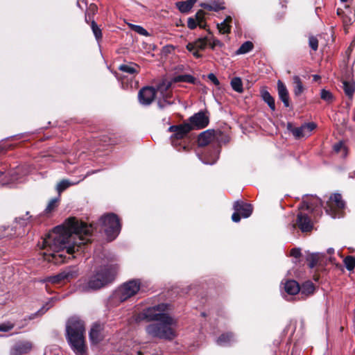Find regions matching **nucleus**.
<instances>
[{"instance_id":"10","label":"nucleus","mask_w":355,"mask_h":355,"mask_svg":"<svg viewBox=\"0 0 355 355\" xmlns=\"http://www.w3.org/2000/svg\"><path fill=\"white\" fill-rule=\"evenodd\" d=\"M345 207V202L340 193L332 194L327 202L325 210L333 218L340 217Z\"/></svg>"},{"instance_id":"38","label":"nucleus","mask_w":355,"mask_h":355,"mask_svg":"<svg viewBox=\"0 0 355 355\" xmlns=\"http://www.w3.org/2000/svg\"><path fill=\"white\" fill-rule=\"evenodd\" d=\"M319 260V255L318 254H309L306 257V261L309 262V266L311 268H314Z\"/></svg>"},{"instance_id":"51","label":"nucleus","mask_w":355,"mask_h":355,"mask_svg":"<svg viewBox=\"0 0 355 355\" xmlns=\"http://www.w3.org/2000/svg\"><path fill=\"white\" fill-rule=\"evenodd\" d=\"M207 77L209 80L211 81L215 85H219V81L214 73H209Z\"/></svg>"},{"instance_id":"1","label":"nucleus","mask_w":355,"mask_h":355,"mask_svg":"<svg viewBox=\"0 0 355 355\" xmlns=\"http://www.w3.org/2000/svg\"><path fill=\"white\" fill-rule=\"evenodd\" d=\"M92 226L79 221L75 218H69L63 225L55 227L42 240L41 248L44 250V260L59 264L65 262L63 251L73 254L80 250L90 241Z\"/></svg>"},{"instance_id":"14","label":"nucleus","mask_w":355,"mask_h":355,"mask_svg":"<svg viewBox=\"0 0 355 355\" xmlns=\"http://www.w3.org/2000/svg\"><path fill=\"white\" fill-rule=\"evenodd\" d=\"M208 44V40L206 37L199 38L193 42H189L187 45V49L192 52L193 56L196 58H199L202 55L199 53V51L204 50Z\"/></svg>"},{"instance_id":"54","label":"nucleus","mask_w":355,"mask_h":355,"mask_svg":"<svg viewBox=\"0 0 355 355\" xmlns=\"http://www.w3.org/2000/svg\"><path fill=\"white\" fill-rule=\"evenodd\" d=\"M349 177L352 178H355V171H353V172L350 173L349 175Z\"/></svg>"},{"instance_id":"22","label":"nucleus","mask_w":355,"mask_h":355,"mask_svg":"<svg viewBox=\"0 0 355 355\" xmlns=\"http://www.w3.org/2000/svg\"><path fill=\"white\" fill-rule=\"evenodd\" d=\"M277 91L280 100L284 103L285 107L289 106V94L286 85L281 81L277 82Z\"/></svg>"},{"instance_id":"5","label":"nucleus","mask_w":355,"mask_h":355,"mask_svg":"<svg viewBox=\"0 0 355 355\" xmlns=\"http://www.w3.org/2000/svg\"><path fill=\"white\" fill-rule=\"evenodd\" d=\"M141 288L139 279H132L119 286L115 291L114 298L123 302L138 293Z\"/></svg>"},{"instance_id":"26","label":"nucleus","mask_w":355,"mask_h":355,"mask_svg":"<svg viewBox=\"0 0 355 355\" xmlns=\"http://www.w3.org/2000/svg\"><path fill=\"white\" fill-rule=\"evenodd\" d=\"M90 173H87L86 175H84L82 177V178L78 181L76 182H71L68 180H62L60 181L58 185H57V191L58 193H61L65 189H67L70 186L76 185L78 184L80 181L83 180L87 175H89Z\"/></svg>"},{"instance_id":"2","label":"nucleus","mask_w":355,"mask_h":355,"mask_svg":"<svg viewBox=\"0 0 355 355\" xmlns=\"http://www.w3.org/2000/svg\"><path fill=\"white\" fill-rule=\"evenodd\" d=\"M85 324L76 317H72L67 322V341L76 355H87L85 338Z\"/></svg>"},{"instance_id":"42","label":"nucleus","mask_w":355,"mask_h":355,"mask_svg":"<svg viewBox=\"0 0 355 355\" xmlns=\"http://www.w3.org/2000/svg\"><path fill=\"white\" fill-rule=\"evenodd\" d=\"M204 15L205 12L202 10L198 11L196 15L195 19L198 21V24L200 28H204L205 26Z\"/></svg>"},{"instance_id":"23","label":"nucleus","mask_w":355,"mask_h":355,"mask_svg":"<svg viewBox=\"0 0 355 355\" xmlns=\"http://www.w3.org/2000/svg\"><path fill=\"white\" fill-rule=\"evenodd\" d=\"M285 291L289 295H295L300 292V286L295 280H288L284 286Z\"/></svg>"},{"instance_id":"29","label":"nucleus","mask_w":355,"mask_h":355,"mask_svg":"<svg viewBox=\"0 0 355 355\" xmlns=\"http://www.w3.org/2000/svg\"><path fill=\"white\" fill-rule=\"evenodd\" d=\"M196 0H187L185 1H178L176 3V6L182 12H187L189 11Z\"/></svg>"},{"instance_id":"13","label":"nucleus","mask_w":355,"mask_h":355,"mask_svg":"<svg viewBox=\"0 0 355 355\" xmlns=\"http://www.w3.org/2000/svg\"><path fill=\"white\" fill-rule=\"evenodd\" d=\"M303 210H300L297 217V225L303 232H310L313 229V222L311 218H315L312 214L310 216Z\"/></svg>"},{"instance_id":"7","label":"nucleus","mask_w":355,"mask_h":355,"mask_svg":"<svg viewBox=\"0 0 355 355\" xmlns=\"http://www.w3.org/2000/svg\"><path fill=\"white\" fill-rule=\"evenodd\" d=\"M168 305L166 304H160L156 306H150L143 310L138 315L137 320L141 321L143 320L147 322L159 321L164 316L168 314L165 313L167 309Z\"/></svg>"},{"instance_id":"55","label":"nucleus","mask_w":355,"mask_h":355,"mask_svg":"<svg viewBox=\"0 0 355 355\" xmlns=\"http://www.w3.org/2000/svg\"><path fill=\"white\" fill-rule=\"evenodd\" d=\"M319 78H320V76H318V75H314V76H313V79H314L315 80H318Z\"/></svg>"},{"instance_id":"58","label":"nucleus","mask_w":355,"mask_h":355,"mask_svg":"<svg viewBox=\"0 0 355 355\" xmlns=\"http://www.w3.org/2000/svg\"><path fill=\"white\" fill-rule=\"evenodd\" d=\"M159 105L160 107H162L164 106L161 102L159 103Z\"/></svg>"},{"instance_id":"25","label":"nucleus","mask_w":355,"mask_h":355,"mask_svg":"<svg viewBox=\"0 0 355 355\" xmlns=\"http://www.w3.org/2000/svg\"><path fill=\"white\" fill-rule=\"evenodd\" d=\"M343 90L346 96H347L349 98L353 97V95L355 92V83L352 80H343Z\"/></svg>"},{"instance_id":"36","label":"nucleus","mask_w":355,"mask_h":355,"mask_svg":"<svg viewBox=\"0 0 355 355\" xmlns=\"http://www.w3.org/2000/svg\"><path fill=\"white\" fill-rule=\"evenodd\" d=\"M201 6L208 10L214 11H218L224 8V6L223 5V3H218L216 2H213L211 3H203L201 5Z\"/></svg>"},{"instance_id":"45","label":"nucleus","mask_w":355,"mask_h":355,"mask_svg":"<svg viewBox=\"0 0 355 355\" xmlns=\"http://www.w3.org/2000/svg\"><path fill=\"white\" fill-rule=\"evenodd\" d=\"M15 324L10 322H6L0 324V331L8 332L12 329Z\"/></svg>"},{"instance_id":"59","label":"nucleus","mask_w":355,"mask_h":355,"mask_svg":"<svg viewBox=\"0 0 355 355\" xmlns=\"http://www.w3.org/2000/svg\"><path fill=\"white\" fill-rule=\"evenodd\" d=\"M343 2H347L349 0H340Z\"/></svg>"},{"instance_id":"20","label":"nucleus","mask_w":355,"mask_h":355,"mask_svg":"<svg viewBox=\"0 0 355 355\" xmlns=\"http://www.w3.org/2000/svg\"><path fill=\"white\" fill-rule=\"evenodd\" d=\"M32 348L33 344L29 341L19 343L11 349V355H22L29 352Z\"/></svg>"},{"instance_id":"60","label":"nucleus","mask_w":355,"mask_h":355,"mask_svg":"<svg viewBox=\"0 0 355 355\" xmlns=\"http://www.w3.org/2000/svg\"><path fill=\"white\" fill-rule=\"evenodd\" d=\"M26 216H28V215H29V212H28V211H26Z\"/></svg>"},{"instance_id":"46","label":"nucleus","mask_w":355,"mask_h":355,"mask_svg":"<svg viewBox=\"0 0 355 355\" xmlns=\"http://www.w3.org/2000/svg\"><path fill=\"white\" fill-rule=\"evenodd\" d=\"M208 44H209L210 47L214 49L216 46H222L223 43L218 39L212 38L210 40H208Z\"/></svg>"},{"instance_id":"6","label":"nucleus","mask_w":355,"mask_h":355,"mask_svg":"<svg viewBox=\"0 0 355 355\" xmlns=\"http://www.w3.org/2000/svg\"><path fill=\"white\" fill-rule=\"evenodd\" d=\"M100 222L104 227L107 236L113 240L121 230V224L117 216L114 214H107L103 216Z\"/></svg>"},{"instance_id":"35","label":"nucleus","mask_w":355,"mask_h":355,"mask_svg":"<svg viewBox=\"0 0 355 355\" xmlns=\"http://www.w3.org/2000/svg\"><path fill=\"white\" fill-rule=\"evenodd\" d=\"M253 49V44L250 42L247 41L244 42L237 50L236 53L237 54H245L248 52H250Z\"/></svg>"},{"instance_id":"48","label":"nucleus","mask_w":355,"mask_h":355,"mask_svg":"<svg viewBox=\"0 0 355 355\" xmlns=\"http://www.w3.org/2000/svg\"><path fill=\"white\" fill-rule=\"evenodd\" d=\"M187 25L190 29H194L198 26V21L193 18H189Z\"/></svg>"},{"instance_id":"41","label":"nucleus","mask_w":355,"mask_h":355,"mask_svg":"<svg viewBox=\"0 0 355 355\" xmlns=\"http://www.w3.org/2000/svg\"><path fill=\"white\" fill-rule=\"evenodd\" d=\"M58 204V198H53L49 202L46 208L45 209V212L46 214H49L53 211L57 207Z\"/></svg>"},{"instance_id":"50","label":"nucleus","mask_w":355,"mask_h":355,"mask_svg":"<svg viewBox=\"0 0 355 355\" xmlns=\"http://www.w3.org/2000/svg\"><path fill=\"white\" fill-rule=\"evenodd\" d=\"M290 254H291V256H292L295 258H298L301 255V252H300V249L293 248L291 250Z\"/></svg>"},{"instance_id":"32","label":"nucleus","mask_w":355,"mask_h":355,"mask_svg":"<svg viewBox=\"0 0 355 355\" xmlns=\"http://www.w3.org/2000/svg\"><path fill=\"white\" fill-rule=\"evenodd\" d=\"M232 17L228 16L223 22L218 24V29L220 33L227 34L230 32L231 26L230 24L232 22Z\"/></svg>"},{"instance_id":"52","label":"nucleus","mask_w":355,"mask_h":355,"mask_svg":"<svg viewBox=\"0 0 355 355\" xmlns=\"http://www.w3.org/2000/svg\"><path fill=\"white\" fill-rule=\"evenodd\" d=\"M241 215L240 214L239 212H237L236 211H235V212L232 216V219L234 222L238 223L241 220Z\"/></svg>"},{"instance_id":"47","label":"nucleus","mask_w":355,"mask_h":355,"mask_svg":"<svg viewBox=\"0 0 355 355\" xmlns=\"http://www.w3.org/2000/svg\"><path fill=\"white\" fill-rule=\"evenodd\" d=\"M31 218H32L31 216H29L26 218H24L22 217H19V218H16V220H17V222L19 223L21 225H26L29 223Z\"/></svg>"},{"instance_id":"15","label":"nucleus","mask_w":355,"mask_h":355,"mask_svg":"<svg viewBox=\"0 0 355 355\" xmlns=\"http://www.w3.org/2000/svg\"><path fill=\"white\" fill-rule=\"evenodd\" d=\"M190 123L193 129H202L209 123L208 116L202 112H199L189 118Z\"/></svg>"},{"instance_id":"43","label":"nucleus","mask_w":355,"mask_h":355,"mask_svg":"<svg viewBox=\"0 0 355 355\" xmlns=\"http://www.w3.org/2000/svg\"><path fill=\"white\" fill-rule=\"evenodd\" d=\"M320 97L322 100L330 102L333 99L332 94L326 89H322L320 92Z\"/></svg>"},{"instance_id":"27","label":"nucleus","mask_w":355,"mask_h":355,"mask_svg":"<svg viewBox=\"0 0 355 355\" xmlns=\"http://www.w3.org/2000/svg\"><path fill=\"white\" fill-rule=\"evenodd\" d=\"M219 153L220 150L218 148H217L214 149L213 153L205 155L203 158H202V161L206 164H214L218 159Z\"/></svg>"},{"instance_id":"53","label":"nucleus","mask_w":355,"mask_h":355,"mask_svg":"<svg viewBox=\"0 0 355 355\" xmlns=\"http://www.w3.org/2000/svg\"><path fill=\"white\" fill-rule=\"evenodd\" d=\"M90 19H91V17L89 15L86 14V15H85V21H86V22L89 23V20H90Z\"/></svg>"},{"instance_id":"30","label":"nucleus","mask_w":355,"mask_h":355,"mask_svg":"<svg viewBox=\"0 0 355 355\" xmlns=\"http://www.w3.org/2000/svg\"><path fill=\"white\" fill-rule=\"evenodd\" d=\"M261 96L262 99L266 103L272 111L275 110V103L274 98L270 95V94L265 89L261 90Z\"/></svg>"},{"instance_id":"17","label":"nucleus","mask_w":355,"mask_h":355,"mask_svg":"<svg viewBox=\"0 0 355 355\" xmlns=\"http://www.w3.org/2000/svg\"><path fill=\"white\" fill-rule=\"evenodd\" d=\"M316 128L314 123H304L299 128H293L291 131L296 139L301 137H308L310 135L311 131Z\"/></svg>"},{"instance_id":"16","label":"nucleus","mask_w":355,"mask_h":355,"mask_svg":"<svg viewBox=\"0 0 355 355\" xmlns=\"http://www.w3.org/2000/svg\"><path fill=\"white\" fill-rule=\"evenodd\" d=\"M155 90L152 87H145L142 88L138 94L140 103L142 105H150L155 97Z\"/></svg>"},{"instance_id":"19","label":"nucleus","mask_w":355,"mask_h":355,"mask_svg":"<svg viewBox=\"0 0 355 355\" xmlns=\"http://www.w3.org/2000/svg\"><path fill=\"white\" fill-rule=\"evenodd\" d=\"M216 132L212 130H207L200 133L198 136V143L199 146H205L213 142L216 138Z\"/></svg>"},{"instance_id":"21","label":"nucleus","mask_w":355,"mask_h":355,"mask_svg":"<svg viewBox=\"0 0 355 355\" xmlns=\"http://www.w3.org/2000/svg\"><path fill=\"white\" fill-rule=\"evenodd\" d=\"M234 209L237 212H239L243 218H248L252 213V206L243 202H235Z\"/></svg>"},{"instance_id":"9","label":"nucleus","mask_w":355,"mask_h":355,"mask_svg":"<svg viewBox=\"0 0 355 355\" xmlns=\"http://www.w3.org/2000/svg\"><path fill=\"white\" fill-rule=\"evenodd\" d=\"M322 203L320 198L313 196L306 195L303 197L301 205L299 207L300 210L307 211L314 217L320 216L322 211Z\"/></svg>"},{"instance_id":"34","label":"nucleus","mask_w":355,"mask_h":355,"mask_svg":"<svg viewBox=\"0 0 355 355\" xmlns=\"http://www.w3.org/2000/svg\"><path fill=\"white\" fill-rule=\"evenodd\" d=\"M231 86L232 89L237 92L241 93L243 91L242 80L240 78L235 77L232 78L231 80Z\"/></svg>"},{"instance_id":"31","label":"nucleus","mask_w":355,"mask_h":355,"mask_svg":"<svg viewBox=\"0 0 355 355\" xmlns=\"http://www.w3.org/2000/svg\"><path fill=\"white\" fill-rule=\"evenodd\" d=\"M293 92L295 96H300L304 92V87L300 78L298 76L293 77Z\"/></svg>"},{"instance_id":"40","label":"nucleus","mask_w":355,"mask_h":355,"mask_svg":"<svg viewBox=\"0 0 355 355\" xmlns=\"http://www.w3.org/2000/svg\"><path fill=\"white\" fill-rule=\"evenodd\" d=\"M334 150L336 153H341L343 156L347 155V148L342 141H339L334 146Z\"/></svg>"},{"instance_id":"11","label":"nucleus","mask_w":355,"mask_h":355,"mask_svg":"<svg viewBox=\"0 0 355 355\" xmlns=\"http://www.w3.org/2000/svg\"><path fill=\"white\" fill-rule=\"evenodd\" d=\"M195 81V78L191 75H180L175 77L173 79V81L169 80H164L162 83L159 84L157 86V89L160 92L164 98V102L167 104L170 105L172 103L171 101H168L167 99L171 97V94L168 92L169 89L171 87L172 83H178V82H184V83H193Z\"/></svg>"},{"instance_id":"24","label":"nucleus","mask_w":355,"mask_h":355,"mask_svg":"<svg viewBox=\"0 0 355 355\" xmlns=\"http://www.w3.org/2000/svg\"><path fill=\"white\" fill-rule=\"evenodd\" d=\"M139 66L135 63L123 64L119 67V69L129 74H137L139 72Z\"/></svg>"},{"instance_id":"3","label":"nucleus","mask_w":355,"mask_h":355,"mask_svg":"<svg viewBox=\"0 0 355 355\" xmlns=\"http://www.w3.org/2000/svg\"><path fill=\"white\" fill-rule=\"evenodd\" d=\"M177 321L168 314L163 318L147 325L146 334L154 338L171 340L177 337Z\"/></svg>"},{"instance_id":"8","label":"nucleus","mask_w":355,"mask_h":355,"mask_svg":"<svg viewBox=\"0 0 355 355\" xmlns=\"http://www.w3.org/2000/svg\"><path fill=\"white\" fill-rule=\"evenodd\" d=\"M192 130V127L189 123H183L179 125H172L168 128V131L173 132L171 136V143L178 150L181 148L185 150L186 146L182 145L181 140L187 137V134Z\"/></svg>"},{"instance_id":"37","label":"nucleus","mask_w":355,"mask_h":355,"mask_svg":"<svg viewBox=\"0 0 355 355\" xmlns=\"http://www.w3.org/2000/svg\"><path fill=\"white\" fill-rule=\"evenodd\" d=\"M91 28L97 41L101 40L102 32L101 29L98 26L94 20L92 19L90 23Z\"/></svg>"},{"instance_id":"57","label":"nucleus","mask_w":355,"mask_h":355,"mask_svg":"<svg viewBox=\"0 0 355 355\" xmlns=\"http://www.w3.org/2000/svg\"><path fill=\"white\" fill-rule=\"evenodd\" d=\"M337 13H338V15H340V9H338V10H337Z\"/></svg>"},{"instance_id":"44","label":"nucleus","mask_w":355,"mask_h":355,"mask_svg":"<svg viewBox=\"0 0 355 355\" xmlns=\"http://www.w3.org/2000/svg\"><path fill=\"white\" fill-rule=\"evenodd\" d=\"M309 45L312 50L314 51L318 50V40L314 36H310L309 38Z\"/></svg>"},{"instance_id":"56","label":"nucleus","mask_w":355,"mask_h":355,"mask_svg":"<svg viewBox=\"0 0 355 355\" xmlns=\"http://www.w3.org/2000/svg\"><path fill=\"white\" fill-rule=\"evenodd\" d=\"M4 174V171H0V178Z\"/></svg>"},{"instance_id":"4","label":"nucleus","mask_w":355,"mask_h":355,"mask_svg":"<svg viewBox=\"0 0 355 355\" xmlns=\"http://www.w3.org/2000/svg\"><path fill=\"white\" fill-rule=\"evenodd\" d=\"M118 268V266L115 263L101 266L83 286V290L85 291H94L111 283L116 275Z\"/></svg>"},{"instance_id":"18","label":"nucleus","mask_w":355,"mask_h":355,"mask_svg":"<svg viewBox=\"0 0 355 355\" xmlns=\"http://www.w3.org/2000/svg\"><path fill=\"white\" fill-rule=\"evenodd\" d=\"M103 327L99 324H94L89 331V339L94 344H97L104 338L103 334Z\"/></svg>"},{"instance_id":"49","label":"nucleus","mask_w":355,"mask_h":355,"mask_svg":"<svg viewBox=\"0 0 355 355\" xmlns=\"http://www.w3.org/2000/svg\"><path fill=\"white\" fill-rule=\"evenodd\" d=\"M135 30L139 34L142 35H147L148 33L146 29H144L143 27L140 26H135Z\"/></svg>"},{"instance_id":"12","label":"nucleus","mask_w":355,"mask_h":355,"mask_svg":"<svg viewBox=\"0 0 355 355\" xmlns=\"http://www.w3.org/2000/svg\"><path fill=\"white\" fill-rule=\"evenodd\" d=\"M78 270L76 266H70L64 269L59 274L46 278V281L51 284H60L69 282L76 277Z\"/></svg>"},{"instance_id":"39","label":"nucleus","mask_w":355,"mask_h":355,"mask_svg":"<svg viewBox=\"0 0 355 355\" xmlns=\"http://www.w3.org/2000/svg\"><path fill=\"white\" fill-rule=\"evenodd\" d=\"M344 263L346 268L351 271L355 267V259L352 256H347L344 259Z\"/></svg>"},{"instance_id":"33","label":"nucleus","mask_w":355,"mask_h":355,"mask_svg":"<svg viewBox=\"0 0 355 355\" xmlns=\"http://www.w3.org/2000/svg\"><path fill=\"white\" fill-rule=\"evenodd\" d=\"M234 335L232 333L223 334L217 339V343L220 345H226L234 341Z\"/></svg>"},{"instance_id":"28","label":"nucleus","mask_w":355,"mask_h":355,"mask_svg":"<svg viewBox=\"0 0 355 355\" xmlns=\"http://www.w3.org/2000/svg\"><path fill=\"white\" fill-rule=\"evenodd\" d=\"M315 286L314 284L310 282H306L300 286V292L302 295H304L305 297H307L310 295H312L314 293Z\"/></svg>"}]
</instances>
